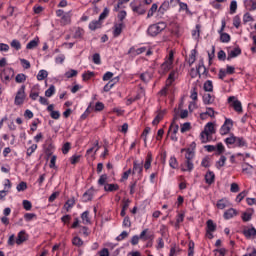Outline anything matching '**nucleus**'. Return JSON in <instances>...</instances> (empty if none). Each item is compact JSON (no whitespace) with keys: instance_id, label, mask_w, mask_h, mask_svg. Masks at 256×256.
I'll list each match as a JSON object with an SVG mask.
<instances>
[{"instance_id":"obj_1","label":"nucleus","mask_w":256,"mask_h":256,"mask_svg":"<svg viewBox=\"0 0 256 256\" xmlns=\"http://www.w3.org/2000/svg\"><path fill=\"white\" fill-rule=\"evenodd\" d=\"M165 29H167V24L165 22H158L150 25L147 29V33L150 37H157V35L165 31Z\"/></svg>"},{"instance_id":"obj_2","label":"nucleus","mask_w":256,"mask_h":256,"mask_svg":"<svg viewBox=\"0 0 256 256\" xmlns=\"http://www.w3.org/2000/svg\"><path fill=\"white\" fill-rule=\"evenodd\" d=\"M173 59H174V53L171 50L169 52L168 57H166V60L163 62V64L160 67V73L165 75V73H168V71H171V69H173Z\"/></svg>"},{"instance_id":"obj_3","label":"nucleus","mask_w":256,"mask_h":256,"mask_svg":"<svg viewBox=\"0 0 256 256\" xmlns=\"http://www.w3.org/2000/svg\"><path fill=\"white\" fill-rule=\"evenodd\" d=\"M0 77L2 83H9V81L15 77V71L13 68H5L2 70Z\"/></svg>"},{"instance_id":"obj_4","label":"nucleus","mask_w":256,"mask_h":256,"mask_svg":"<svg viewBox=\"0 0 256 256\" xmlns=\"http://www.w3.org/2000/svg\"><path fill=\"white\" fill-rule=\"evenodd\" d=\"M231 129H233V120L231 118H225V121L219 130L220 135H229V133H231Z\"/></svg>"},{"instance_id":"obj_5","label":"nucleus","mask_w":256,"mask_h":256,"mask_svg":"<svg viewBox=\"0 0 256 256\" xmlns=\"http://www.w3.org/2000/svg\"><path fill=\"white\" fill-rule=\"evenodd\" d=\"M27 95L25 94V85H22L16 93L14 105H23Z\"/></svg>"},{"instance_id":"obj_6","label":"nucleus","mask_w":256,"mask_h":256,"mask_svg":"<svg viewBox=\"0 0 256 256\" xmlns=\"http://www.w3.org/2000/svg\"><path fill=\"white\" fill-rule=\"evenodd\" d=\"M228 103L231 107H233L236 113H243V105L241 104V101L237 100L235 96H230L228 98Z\"/></svg>"},{"instance_id":"obj_7","label":"nucleus","mask_w":256,"mask_h":256,"mask_svg":"<svg viewBox=\"0 0 256 256\" xmlns=\"http://www.w3.org/2000/svg\"><path fill=\"white\" fill-rule=\"evenodd\" d=\"M130 7L133 13H137V15H145V13H147V7H145V4L135 5L134 2H131Z\"/></svg>"},{"instance_id":"obj_8","label":"nucleus","mask_w":256,"mask_h":256,"mask_svg":"<svg viewBox=\"0 0 256 256\" xmlns=\"http://www.w3.org/2000/svg\"><path fill=\"white\" fill-rule=\"evenodd\" d=\"M123 29H125V23L120 22L114 25V30H113V37L117 38L121 33H123Z\"/></svg>"},{"instance_id":"obj_9","label":"nucleus","mask_w":256,"mask_h":256,"mask_svg":"<svg viewBox=\"0 0 256 256\" xmlns=\"http://www.w3.org/2000/svg\"><path fill=\"white\" fill-rule=\"evenodd\" d=\"M239 215V212L235 210V208H230L224 212V219L229 220L233 219V217H237Z\"/></svg>"},{"instance_id":"obj_10","label":"nucleus","mask_w":256,"mask_h":256,"mask_svg":"<svg viewBox=\"0 0 256 256\" xmlns=\"http://www.w3.org/2000/svg\"><path fill=\"white\" fill-rule=\"evenodd\" d=\"M132 173H133V175H135V173H137L138 175L141 176L143 174V162L138 163L137 161H134Z\"/></svg>"},{"instance_id":"obj_11","label":"nucleus","mask_w":256,"mask_h":256,"mask_svg":"<svg viewBox=\"0 0 256 256\" xmlns=\"http://www.w3.org/2000/svg\"><path fill=\"white\" fill-rule=\"evenodd\" d=\"M217 229V225L213 222V220H208L207 221V233L209 234V238L213 239V233L214 231H216Z\"/></svg>"},{"instance_id":"obj_12","label":"nucleus","mask_w":256,"mask_h":256,"mask_svg":"<svg viewBox=\"0 0 256 256\" xmlns=\"http://www.w3.org/2000/svg\"><path fill=\"white\" fill-rule=\"evenodd\" d=\"M243 234L246 239H253L256 236V229L255 227L247 228L243 231Z\"/></svg>"},{"instance_id":"obj_13","label":"nucleus","mask_w":256,"mask_h":256,"mask_svg":"<svg viewBox=\"0 0 256 256\" xmlns=\"http://www.w3.org/2000/svg\"><path fill=\"white\" fill-rule=\"evenodd\" d=\"M241 54V48L237 47L228 52L227 60L231 61V59H235V57H239Z\"/></svg>"},{"instance_id":"obj_14","label":"nucleus","mask_w":256,"mask_h":256,"mask_svg":"<svg viewBox=\"0 0 256 256\" xmlns=\"http://www.w3.org/2000/svg\"><path fill=\"white\" fill-rule=\"evenodd\" d=\"M244 7L247 11H255L256 10V2L255 0H244Z\"/></svg>"},{"instance_id":"obj_15","label":"nucleus","mask_w":256,"mask_h":256,"mask_svg":"<svg viewBox=\"0 0 256 256\" xmlns=\"http://www.w3.org/2000/svg\"><path fill=\"white\" fill-rule=\"evenodd\" d=\"M140 239L142 241H149L151 239H153V235L151 234V232L149 231V229H144L141 233H140Z\"/></svg>"},{"instance_id":"obj_16","label":"nucleus","mask_w":256,"mask_h":256,"mask_svg":"<svg viewBox=\"0 0 256 256\" xmlns=\"http://www.w3.org/2000/svg\"><path fill=\"white\" fill-rule=\"evenodd\" d=\"M103 23L98 19V20H93L89 23V29L90 31H97V29H101V26Z\"/></svg>"},{"instance_id":"obj_17","label":"nucleus","mask_w":256,"mask_h":256,"mask_svg":"<svg viewBox=\"0 0 256 256\" xmlns=\"http://www.w3.org/2000/svg\"><path fill=\"white\" fill-rule=\"evenodd\" d=\"M27 240V233H25V231H20L17 235L16 238V243L18 245H22V243H25V241Z\"/></svg>"},{"instance_id":"obj_18","label":"nucleus","mask_w":256,"mask_h":256,"mask_svg":"<svg viewBox=\"0 0 256 256\" xmlns=\"http://www.w3.org/2000/svg\"><path fill=\"white\" fill-rule=\"evenodd\" d=\"M94 195H95V190L93 188H90L88 191H86L83 194V201H85V203H87V201H91Z\"/></svg>"},{"instance_id":"obj_19","label":"nucleus","mask_w":256,"mask_h":256,"mask_svg":"<svg viewBox=\"0 0 256 256\" xmlns=\"http://www.w3.org/2000/svg\"><path fill=\"white\" fill-rule=\"evenodd\" d=\"M147 51V47H140L135 49L134 47L130 48L128 53L130 55H141L142 53H145Z\"/></svg>"},{"instance_id":"obj_20","label":"nucleus","mask_w":256,"mask_h":256,"mask_svg":"<svg viewBox=\"0 0 256 256\" xmlns=\"http://www.w3.org/2000/svg\"><path fill=\"white\" fill-rule=\"evenodd\" d=\"M204 132L208 133V135H213L215 133V124L212 122H208L204 127Z\"/></svg>"},{"instance_id":"obj_21","label":"nucleus","mask_w":256,"mask_h":256,"mask_svg":"<svg viewBox=\"0 0 256 256\" xmlns=\"http://www.w3.org/2000/svg\"><path fill=\"white\" fill-rule=\"evenodd\" d=\"M119 81V77H116L114 79H112L111 81H109L105 86H104V91L107 93L109 91H111V89H113V87L115 86V83H117Z\"/></svg>"},{"instance_id":"obj_22","label":"nucleus","mask_w":256,"mask_h":256,"mask_svg":"<svg viewBox=\"0 0 256 256\" xmlns=\"http://www.w3.org/2000/svg\"><path fill=\"white\" fill-rule=\"evenodd\" d=\"M157 11H159V6L157 3L152 4L151 8L148 10L147 19H151V17H153Z\"/></svg>"},{"instance_id":"obj_23","label":"nucleus","mask_w":256,"mask_h":256,"mask_svg":"<svg viewBox=\"0 0 256 256\" xmlns=\"http://www.w3.org/2000/svg\"><path fill=\"white\" fill-rule=\"evenodd\" d=\"M151 163H153V154H151V152H148L146 156V161L144 163V169H146V171L148 169H151Z\"/></svg>"},{"instance_id":"obj_24","label":"nucleus","mask_w":256,"mask_h":256,"mask_svg":"<svg viewBox=\"0 0 256 256\" xmlns=\"http://www.w3.org/2000/svg\"><path fill=\"white\" fill-rule=\"evenodd\" d=\"M81 220L83 225H91V218H89V211H84L81 214Z\"/></svg>"},{"instance_id":"obj_25","label":"nucleus","mask_w":256,"mask_h":256,"mask_svg":"<svg viewBox=\"0 0 256 256\" xmlns=\"http://www.w3.org/2000/svg\"><path fill=\"white\" fill-rule=\"evenodd\" d=\"M253 217V209H248L247 212L242 213V221L247 223V221H251Z\"/></svg>"},{"instance_id":"obj_26","label":"nucleus","mask_w":256,"mask_h":256,"mask_svg":"<svg viewBox=\"0 0 256 256\" xmlns=\"http://www.w3.org/2000/svg\"><path fill=\"white\" fill-rule=\"evenodd\" d=\"M194 165H193V160H186L184 165L182 166V171H193Z\"/></svg>"},{"instance_id":"obj_27","label":"nucleus","mask_w":256,"mask_h":256,"mask_svg":"<svg viewBox=\"0 0 256 256\" xmlns=\"http://www.w3.org/2000/svg\"><path fill=\"white\" fill-rule=\"evenodd\" d=\"M216 207L218 209H225V207H229V200H227L226 198L218 200Z\"/></svg>"},{"instance_id":"obj_28","label":"nucleus","mask_w":256,"mask_h":256,"mask_svg":"<svg viewBox=\"0 0 256 256\" xmlns=\"http://www.w3.org/2000/svg\"><path fill=\"white\" fill-rule=\"evenodd\" d=\"M205 181H206V183H208V185H211V184L215 183V173L209 171L205 175Z\"/></svg>"},{"instance_id":"obj_29","label":"nucleus","mask_w":256,"mask_h":256,"mask_svg":"<svg viewBox=\"0 0 256 256\" xmlns=\"http://www.w3.org/2000/svg\"><path fill=\"white\" fill-rule=\"evenodd\" d=\"M179 11H185L186 15H193L191 10H189V6L185 2H179Z\"/></svg>"},{"instance_id":"obj_30","label":"nucleus","mask_w":256,"mask_h":256,"mask_svg":"<svg viewBox=\"0 0 256 256\" xmlns=\"http://www.w3.org/2000/svg\"><path fill=\"white\" fill-rule=\"evenodd\" d=\"M169 10V2H164L158 8V15H165V12Z\"/></svg>"},{"instance_id":"obj_31","label":"nucleus","mask_w":256,"mask_h":256,"mask_svg":"<svg viewBox=\"0 0 256 256\" xmlns=\"http://www.w3.org/2000/svg\"><path fill=\"white\" fill-rule=\"evenodd\" d=\"M196 69L199 73V77H201V75H205L207 68H205V64L203 63V60L199 61V64Z\"/></svg>"},{"instance_id":"obj_32","label":"nucleus","mask_w":256,"mask_h":256,"mask_svg":"<svg viewBox=\"0 0 256 256\" xmlns=\"http://www.w3.org/2000/svg\"><path fill=\"white\" fill-rule=\"evenodd\" d=\"M176 119H177V116L174 117V120L171 123L170 128H169V133H171V131H172L173 135H177V133L179 131V125L175 124Z\"/></svg>"},{"instance_id":"obj_33","label":"nucleus","mask_w":256,"mask_h":256,"mask_svg":"<svg viewBox=\"0 0 256 256\" xmlns=\"http://www.w3.org/2000/svg\"><path fill=\"white\" fill-rule=\"evenodd\" d=\"M163 117H165V111H160L157 116L152 121L153 125H159V123L162 121Z\"/></svg>"},{"instance_id":"obj_34","label":"nucleus","mask_w":256,"mask_h":256,"mask_svg":"<svg viewBox=\"0 0 256 256\" xmlns=\"http://www.w3.org/2000/svg\"><path fill=\"white\" fill-rule=\"evenodd\" d=\"M39 45V38H34L26 45V49H35Z\"/></svg>"},{"instance_id":"obj_35","label":"nucleus","mask_w":256,"mask_h":256,"mask_svg":"<svg viewBox=\"0 0 256 256\" xmlns=\"http://www.w3.org/2000/svg\"><path fill=\"white\" fill-rule=\"evenodd\" d=\"M104 190L108 192L119 191L118 184H105Z\"/></svg>"},{"instance_id":"obj_36","label":"nucleus","mask_w":256,"mask_h":256,"mask_svg":"<svg viewBox=\"0 0 256 256\" xmlns=\"http://www.w3.org/2000/svg\"><path fill=\"white\" fill-rule=\"evenodd\" d=\"M235 147H247V141L243 137H236Z\"/></svg>"},{"instance_id":"obj_37","label":"nucleus","mask_w":256,"mask_h":256,"mask_svg":"<svg viewBox=\"0 0 256 256\" xmlns=\"http://www.w3.org/2000/svg\"><path fill=\"white\" fill-rule=\"evenodd\" d=\"M213 101H215V100L211 94L206 93L203 95V102L205 105H211V103H213Z\"/></svg>"},{"instance_id":"obj_38","label":"nucleus","mask_w":256,"mask_h":256,"mask_svg":"<svg viewBox=\"0 0 256 256\" xmlns=\"http://www.w3.org/2000/svg\"><path fill=\"white\" fill-rule=\"evenodd\" d=\"M62 25H69L71 23V13L67 12L63 17L61 18Z\"/></svg>"},{"instance_id":"obj_39","label":"nucleus","mask_w":256,"mask_h":256,"mask_svg":"<svg viewBox=\"0 0 256 256\" xmlns=\"http://www.w3.org/2000/svg\"><path fill=\"white\" fill-rule=\"evenodd\" d=\"M48 76H49V73L47 72V70H40L37 74V80L43 81L47 79Z\"/></svg>"},{"instance_id":"obj_40","label":"nucleus","mask_w":256,"mask_h":256,"mask_svg":"<svg viewBox=\"0 0 256 256\" xmlns=\"http://www.w3.org/2000/svg\"><path fill=\"white\" fill-rule=\"evenodd\" d=\"M215 151V155H223V153H225V146L223 145V143H218L216 145Z\"/></svg>"},{"instance_id":"obj_41","label":"nucleus","mask_w":256,"mask_h":256,"mask_svg":"<svg viewBox=\"0 0 256 256\" xmlns=\"http://www.w3.org/2000/svg\"><path fill=\"white\" fill-rule=\"evenodd\" d=\"M220 41L221 43H229L231 41V35L225 32L220 33Z\"/></svg>"},{"instance_id":"obj_42","label":"nucleus","mask_w":256,"mask_h":256,"mask_svg":"<svg viewBox=\"0 0 256 256\" xmlns=\"http://www.w3.org/2000/svg\"><path fill=\"white\" fill-rule=\"evenodd\" d=\"M211 135L207 132L202 131L201 134H200V139H201V142L202 143H208V141H211V139H209Z\"/></svg>"},{"instance_id":"obj_43","label":"nucleus","mask_w":256,"mask_h":256,"mask_svg":"<svg viewBox=\"0 0 256 256\" xmlns=\"http://www.w3.org/2000/svg\"><path fill=\"white\" fill-rule=\"evenodd\" d=\"M204 91L211 93V91H213V81L211 80H207L204 83Z\"/></svg>"},{"instance_id":"obj_44","label":"nucleus","mask_w":256,"mask_h":256,"mask_svg":"<svg viewBox=\"0 0 256 256\" xmlns=\"http://www.w3.org/2000/svg\"><path fill=\"white\" fill-rule=\"evenodd\" d=\"M236 139H237V136L231 134L230 137H227L224 140V143H226V145H235Z\"/></svg>"},{"instance_id":"obj_45","label":"nucleus","mask_w":256,"mask_h":256,"mask_svg":"<svg viewBox=\"0 0 256 256\" xmlns=\"http://www.w3.org/2000/svg\"><path fill=\"white\" fill-rule=\"evenodd\" d=\"M185 159L186 161H193V159H195V152L191 151V149H187Z\"/></svg>"},{"instance_id":"obj_46","label":"nucleus","mask_w":256,"mask_h":256,"mask_svg":"<svg viewBox=\"0 0 256 256\" xmlns=\"http://www.w3.org/2000/svg\"><path fill=\"white\" fill-rule=\"evenodd\" d=\"M10 46L12 47V49H15L16 51L21 50V42H19V40L17 39L12 40Z\"/></svg>"},{"instance_id":"obj_47","label":"nucleus","mask_w":256,"mask_h":256,"mask_svg":"<svg viewBox=\"0 0 256 256\" xmlns=\"http://www.w3.org/2000/svg\"><path fill=\"white\" fill-rule=\"evenodd\" d=\"M227 161V157L221 156L220 159L216 162V166L218 169H221V167H225V163Z\"/></svg>"},{"instance_id":"obj_48","label":"nucleus","mask_w":256,"mask_h":256,"mask_svg":"<svg viewBox=\"0 0 256 256\" xmlns=\"http://www.w3.org/2000/svg\"><path fill=\"white\" fill-rule=\"evenodd\" d=\"M196 55H197V51L196 50H192L191 54H190V56L188 58V63H189L190 66L193 65V63H195Z\"/></svg>"},{"instance_id":"obj_49","label":"nucleus","mask_w":256,"mask_h":256,"mask_svg":"<svg viewBox=\"0 0 256 256\" xmlns=\"http://www.w3.org/2000/svg\"><path fill=\"white\" fill-rule=\"evenodd\" d=\"M35 151H37V144H32L26 151V155L28 157H31L33 155V153H35Z\"/></svg>"},{"instance_id":"obj_50","label":"nucleus","mask_w":256,"mask_h":256,"mask_svg":"<svg viewBox=\"0 0 256 256\" xmlns=\"http://www.w3.org/2000/svg\"><path fill=\"white\" fill-rule=\"evenodd\" d=\"M109 12H110L109 8H104L103 12L99 16V20L105 21V19H107V17H109Z\"/></svg>"},{"instance_id":"obj_51","label":"nucleus","mask_w":256,"mask_h":256,"mask_svg":"<svg viewBox=\"0 0 256 256\" xmlns=\"http://www.w3.org/2000/svg\"><path fill=\"white\" fill-rule=\"evenodd\" d=\"M55 95V86L51 85L46 91H45V96L46 97H53Z\"/></svg>"},{"instance_id":"obj_52","label":"nucleus","mask_w":256,"mask_h":256,"mask_svg":"<svg viewBox=\"0 0 256 256\" xmlns=\"http://www.w3.org/2000/svg\"><path fill=\"white\" fill-rule=\"evenodd\" d=\"M20 63L23 69H31V62H29L27 59L21 58Z\"/></svg>"},{"instance_id":"obj_53","label":"nucleus","mask_w":256,"mask_h":256,"mask_svg":"<svg viewBox=\"0 0 256 256\" xmlns=\"http://www.w3.org/2000/svg\"><path fill=\"white\" fill-rule=\"evenodd\" d=\"M245 197H247V191L240 192L236 197V202L241 203L245 199Z\"/></svg>"},{"instance_id":"obj_54","label":"nucleus","mask_w":256,"mask_h":256,"mask_svg":"<svg viewBox=\"0 0 256 256\" xmlns=\"http://www.w3.org/2000/svg\"><path fill=\"white\" fill-rule=\"evenodd\" d=\"M15 80L16 83H25V81H27V76L25 74H18Z\"/></svg>"},{"instance_id":"obj_55","label":"nucleus","mask_w":256,"mask_h":256,"mask_svg":"<svg viewBox=\"0 0 256 256\" xmlns=\"http://www.w3.org/2000/svg\"><path fill=\"white\" fill-rule=\"evenodd\" d=\"M77 73V70L71 69L65 73V77H67V79H71L73 77H77Z\"/></svg>"},{"instance_id":"obj_56","label":"nucleus","mask_w":256,"mask_h":256,"mask_svg":"<svg viewBox=\"0 0 256 256\" xmlns=\"http://www.w3.org/2000/svg\"><path fill=\"white\" fill-rule=\"evenodd\" d=\"M95 73L91 71H87L86 73L82 74L83 81H89L91 77H94Z\"/></svg>"},{"instance_id":"obj_57","label":"nucleus","mask_w":256,"mask_h":256,"mask_svg":"<svg viewBox=\"0 0 256 256\" xmlns=\"http://www.w3.org/2000/svg\"><path fill=\"white\" fill-rule=\"evenodd\" d=\"M73 245H75L76 247H81L83 245V241L80 237H74L72 240Z\"/></svg>"},{"instance_id":"obj_58","label":"nucleus","mask_w":256,"mask_h":256,"mask_svg":"<svg viewBox=\"0 0 256 256\" xmlns=\"http://www.w3.org/2000/svg\"><path fill=\"white\" fill-rule=\"evenodd\" d=\"M17 191L19 193H21V191H26L27 189V183L26 182H20L17 187H16Z\"/></svg>"},{"instance_id":"obj_59","label":"nucleus","mask_w":256,"mask_h":256,"mask_svg":"<svg viewBox=\"0 0 256 256\" xmlns=\"http://www.w3.org/2000/svg\"><path fill=\"white\" fill-rule=\"evenodd\" d=\"M237 12V1L233 0L230 3V13L231 15L235 14Z\"/></svg>"},{"instance_id":"obj_60","label":"nucleus","mask_w":256,"mask_h":256,"mask_svg":"<svg viewBox=\"0 0 256 256\" xmlns=\"http://www.w3.org/2000/svg\"><path fill=\"white\" fill-rule=\"evenodd\" d=\"M172 33L173 35H176V37L181 35V29L179 28L178 24H173Z\"/></svg>"},{"instance_id":"obj_61","label":"nucleus","mask_w":256,"mask_h":256,"mask_svg":"<svg viewBox=\"0 0 256 256\" xmlns=\"http://www.w3.org/2000/svg\"><path fill=\"white\" fill-rule=\"evenodd\" d=\"M65 62V54H60L55 58V63H57V65H62V63Z\"/></svg>"},{"instance_id":"obj_62","label":"nucleus","mask_w":256,"mask_h":256,"mask_svg":"<svg viewBox=\"0 0 256 256\" xmlns=\"http://www.w3.org/2000/svg\"><path fill=\"white\" fill-rule=\"evenodd\" d=\"M107 179H108L107 174H102L98 180V184L104 185V187H105V185H106L105 183H107Z\"/></svg>"},{"instance_id":"obj_63","label":"nucleus","mask_w":256,"mask_h":256,"mask_svg":"<svg viewBox=\"0 0 256 256\" xmlns=\"http://www.w3.org/2000/svg\"><path fill=\"white\" fill-rule=\"evenodd\" d=\"M74 39H81L83 37V29L77 28L74 33Z\"/></svg>"},{"instance_id":"obj_64","label":"nucleus","mask_w":256,"mask_h":256,"mask_svg":"<svg viewBox=\"0 0 256 256\" xmlns=\"http://www.w3.org/2000/svg\"><path fill=\"white\" fill-rule=\"evenodd\" d=\"M74 205H75V200L70 199V200H68V201L65 203L64 207L66 208V211H69V209H72V207H73Z\"/></svg>"}]
</instances>
